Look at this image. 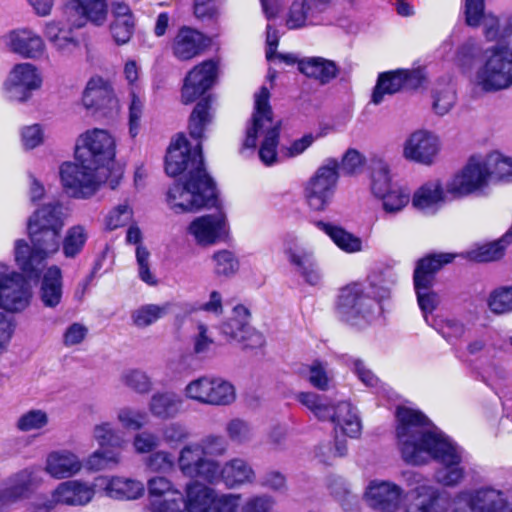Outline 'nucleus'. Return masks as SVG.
<instances>
[{
	"instance_id": "1",
	"label": "nucleus",
	"mask_w": 512,
	"mask_h": 512,
	"mask_svg": "<svg viewBox=\"0 0 512 512\" xmlns=\"http://www.w3.org/2000/svg\"><path fill=\"white\" fill-rule=\"evenodd\" d=\"M396 418L397 444L402 459L411 465L435 460L441 465L435 472L436 482L445 487L460 485L466 475L464 450L418 410L399 407Z\"/></svg>"
},
{
	"instance_id": "2",
	"label": "nucleus",
	"mask_w": 512,
	"mask_h": 512,
	"mask_svg": "<svg viewBox=\"0 0 512 512\" xmlns=\"http://www.w3.org/2000/svg\"><path fill=\"white\" fill-rule=\"evenodd\" d=\"M165 171L171 177L187 171L185 182L175 183L167 192L168 205L176 213L214 204L215 184L204 168L200 144L192 150L185 136L178 135L167 149Z\"/></svg>"
},
{
	"instance_id": "3",
	"label": "nucleus",
	"mask_w": 512,
	"mask_h": 512,
	"mask_svg": "<svg viewBox=\"0 0 512 512\" xmlns=\"http://www.w3.org/2000/svg\"><path fill=\"white\" fill-rule=\"evenodd\" d=\"M65 224L62 205L49 203L35 210L27 220L29 245L24 239L14 244L17 265L28 276H38L40 266L60 249V235Z\"/></svg>"
},
{
	"instance_id": "4",
	"label": "nucleus",
	"mask_w": 512,
	"mask_h": 512,
	"mask_svg": "<svg viewBox=\"0 0 512 512\" xmlns=\"http://www.w3.org/2000/svg\"><path fill=\"white\" fill-rule=\"evenodd\" d=\"M269 98L270 92L264 86L255 93L254 111L244 140V147L255 148L258 138H263L258 154L261 162L266 166H271L277 162V147L280 135V121L273 117Z\"/></svg>"
},
{
	"instance_id": "5",
	"label": "nucleus",
	"mask_w": 512,
	"mask_h": 512,
	"mask_svg": "<svg viewBox=\"0 0 512 512\" xmlns=\"http://www.w3.org/2000/svg\"><path fill=\"white\" fill-rule=\"evenodd\" d=\"M296 399L317 419L333 423L335 437L339 438V433L350 438H357L361 434V420L351 403L342 401L331 404L325 397L314 392H301Z\"/></svg>"
},
{
	"instance_id": "6",
	"label": "nucleus",
	"mask_w": 512,
	"mask_h": 512,
	"mask_svg": "<svg viewBox=\"0 0 512 512\" xmlns=\"http://www.w3.org/2000/svg\"><path fill=\"white\" fill-rule=\"evenodd\" d=\"M104 168L94 167L81 161L66 162L60 167V178L66 194L77 199L93 196L106 182L115 189L122 177L121 169L115 172V178L107 174Z\"/></svg>"
},
{
	"instance_id": "7",
	"label": "nucleus",
	"mask_w": 512,
	"mask_h": 512,
	"mask_svg": "<svg viewBox=\"0 0 512 512\" xmlns=\"http://www.w3.org/2000/svg\"><path fill=\"white\" fill-rule=\"evenodd\" d=\"M474 82L485 92L512 87V49L504 43L486 49L475 72Z\"/></svg>"
},
{
	"instance_id": "8",
	"label": "nucleus",
	"mask_w": 512,
	"mask_h": 512,
	"mask_svg": "<svg viewBox=\"0 0 512 512\" xmlns=\"http://www.w3.org/2000/svg\"><path fill=\"white\" fill-rule=\"evenodd\" d=\"M115 139L104 129H90L82 133L76 141L75 159L97 168H104L115 178L114 169Z\"/></svg>"
},
{
	"instance_id": "9",
	"label": "nucleus",
	"mask_w": 512,
	"mask_h": 512,
	"mask_svg": "<svg viewBox=\"0 0 512 512\" xmlns=\"http://www.w3.org/2000/svg\"><path fill=\"white\" fill-rule=\"evenodd\" d=\"M506 493L491 485L457 492L452 501V512H510Z\"/></svg>"
},
{
	"instance_id": "10",
	"label": "nucleus",
	"mask_w": 512,
	"mask_h": 512,
	"mask_svg": "<svg viewBox=\"0 0 512 512\" xmlns=\"http://www.w3.org/2000/svg\"><path fill=\"white\" fill-rule=\"evenodd\" d=\"M283 253L304 282L312 286L320 284L323 273L312 244L301 236L288 234L283 240Z\"/></svg>"
},
{
	"instance_id": "11",
	"label": "nucleus",
	"mask_w": 512,
	"mask_h": 512,
	"mask_svg": "<svg viewBox=\"0 0 512 512\" xmlns=\"http://www.w3.org/2000/svg\"><path fill=\"white\" fill-rule=\"evenodd\" d=\"M339 162L326 159L309 178L304 187V197L314 211H324L332 202L339 180Z\"/></svg>"
},
{
	"instance_id": "12",
	"label": "nucleus",
	"mask_w": 512,
	"mask_h": 512,
	"mask_svg": "<svg viewBox=\"0 0 512 512\" xmlns=\"http://www.w3.org/2000/svg\"><path fill=\"white\" fill-rule=\"evenodd\" d=\"M491 171L483 154L472 155L463 168L447 181V191L452 199H462L488 187Z\"/></svg>"
},
{
	"instance_id": "13",
	"label": "nucleus",
	"mask_w": 512,
	"mask_h": 512,
	"mask_svg": "<svg viewBox=\"0 0 512 512\" xmlns=\"http://www.w3.org/2000/svg\"><path fill=\"white\" fill-rule=\"evenodd\" d=\"M375 307V300L369 297L361 283H350L339 291L336 311L342 321L355 325L366 319Z\"/></svg>"
},
{
	"instance_id": "14",
	"label": "nucleus",
	"mask_w": 512,
	"mask_h": 512,
	"mask_svg": "<svg viewBox=\"0 0 512 512\" xmlns=\"http://www.w3.org/2000/svg\"><path fill=\"white\" fill-rule=\"evenodd\" d=\"M187 235L200 247H210L229 238L230 225L223 212L194 218L187 226Z\"/></svg>"
},
{
	"instance_id": "15",
	"label": "nucleus",
	"mask_w": 512,
	"mask_h": 512,
	"mask_svg": "<svg viewBox=\"0 0 512 512\" xmlns=\"http://www.w3.org/2000/svg\"><path fill=\"white\" fill-rule=\"evenodd\" d=\"M441 149L439 137L425 129H419L405 139L403 143V157L418 164L432 165Z\"/></svg>"
},
{
	"instance_id": "16",
	"label": "nucleus",
	"mask_w": 512,
	"mask_h": 512,
	"mask_svg": "<svg viewBox=\"0 0 512 512\" xmlns=\"http://www.w3.org/2000/svg\"><path fill=\"white\" fill-rule=\"evenodd\" d=\"M5 85L10 100L25 103L32 97L31 92L41 87L42 76L35 65L19 63L9 72Z\"/></svg>"
},
{
	"instance_id": "17",
	"label": "nucleus",
	"mask_w": 512,
	"mask_h": 512,
	"mask_svg": "<svg viewBox=\"0 0 512 512\" xmlns=\"http://www.w3.org/2000/svg\"><path fill=\"white\" fill-rule=\"evenodd\" d=\"M177 463L181 473L191 479H200L211 484L217 475V461L205 457L195 442L180 450Z\"/></svg>"
},
{
	"instance_id": "18",
	"label": "nucleus",
	"mask_w": 512,
	"mask_h": 512,
	"mask_svg": "<svg viewBox=\"0 0 512 512\" xmlns=\"http://www.w3.org/2000/svg\"><path fill=\"white\" fill-rule=\"evenodd\" d=\"M96 486H98L96 482L91 484L78 479L61 482L51 492L50 499L43 506L46 509H53L58 505L85 506L93 500Z\"/></svg>"
},
{
	"instance_id": "19",
	"label": "nucleus",
	"mask_w": 512,
	"mask_h": 512,
	"mask_svg": "<svg viewBox=\"0 0 512 512\" xmlns=\"http://www.w3.org/2000/svg\"><path fill=\"white\" fill-rule=\"evenodd\" d=\"M218 65L206 60L194 66L186 75L181 90V101L189 104L206 93L216 82Z\"/></svg>"
},
{
	"instance_id": "20",
	"label": "nucleus",
	"mask_w": 512,
	"mask_h": 512,
	"mask_svg": "<svg viewBox=\"0 0 512 512\" xmlns=\"http://www.w3.org/2000/svg\"><path fill=\"white\" fill-rule=\"evenodd\" d=\"M424 77L420 70H395L379 75L372 93L371 102L379 105L386 95H393L403 88H418Z\"/></svg>"
},
{
	"instance_id": "21",
	"label": "nucleus",
	"mask_w": 512,
	"mask_h": 512,
	"mask_svg": "<svg viewBox=\"0 0 512 512\" xmlns=\"http://www.w3.org/2000/svg\"><path fill=\"white\" fill-rule=\"evenodd\" d=\"M249 311L246 307L239 305L233 310V316L222 324L221 332L230 340L242 344L243 348H259L264 344V337L261 333L249 326Z\"/></svg>"
},
{
	"instance_id": "22",
	"label": "nucleus",
	"mask_w": 512,
	"mask_h": 512,
	"mask_svg": "<svg viewBox=\"0 0 512 512\" xmlns=\"http://www.w3.org/2000/svg\"><path fill=\"white\" fill-rule=\"evenodd\" d=\"M216 474L212 484L222 482L228 489L253 484L256 480V472L252 464L241 457L231 458L223 464L217 461Z\"/></svg>"
},
{
	"instance_id": "23",
	"label": "nucleus",
	"mask_w": 512,
	"mask_h": 512,
	"mask_svg": "<svg viewBox=\"0 0 512 512\" xmlns=\"http://www.w3.org/2000/svg\"><path fill=\"white\" fill-rule=\"evenodd\" d=\"M403 489L389 481H372L365 492L369 507L378 512H397L403 499Z\"/></svg>"
},
{
	"instance_id": "24",
	"label": "nucleus",
	"mask_w": 512,
	"mask_h": 512,
	"mask_svg": "<svg viewBox=\"0 0 512 512\" xmlns=\"http://www.w3.org/2000/svg\"><path fill=\"white\" fill-rule=\"evenodd\" d=\"M448 200H453L440 179H431L419 186L411 197L412 206L418 211L432 215Z\"/></svg>"
},
{
	"instance_id": "25",
	"label": "nucleus",
	"mask_w": 512,
	"mask_h": 512,
	"mask_svg": "<svg viewBox=\"0 0 512 512\" xmlns=\"http://www.w3.org/2000/svg\"><path fill=\"white\" fill-rule=\"evenodd\" d=\"M401 512H447L445 501H441L440 490L430 484L418 485L408 492Z\"/></svg>"
},
{
	"instance_id": "26",
	"label": "nucleus",
	"mask_w": 512,
	"mask_h": 512,
	"mask_svg": "<svg viewBox=\"0 0 512 512\" xmlns=\"http://www.w3.org/2000/svg\"><path fill=\"white\" fill-rule=\"evenodd\" d=\"M84 467L80 457L69 449L50 451L44 461V471L53 479H71Z\"/></svg>"
},
{
	"instance_id": "27",
	"label": "nucleus",
	"mask_w": 512,
	"mask_h": 512,
	"mask_svg": "<svg viewBox=\"0 0 512 512\" xmlns=\"http://www.w3.org/2000/svg\"><path fill=\"white\" fill-rule=\"evenodd\" d=\"M109 498L121 501L137 500L144 495L145 485L142 481L124 476H99L95 478Z\"/></svg>"
},
{
	"instance_id": "28",
	"label": "nucleus",
	"mask_w": 512,
	"mask_h": 512,
	"mask_svg": "<svg viewBox=\"0 0 512 512\" xmlns=\"http://www.w3.org/2000/svg\"><path fill=\"white\" fill-rule=\"evenodd\" d=\"M6 47L13 53L26 59H39L46 50L42 37L35 31L22 28L10 31L6 35Z\"/></svg>"
},
{
	"instance_id": "29",
	"label": "nucleus",
	"mask_w": 512,
	"mask_h": 512,
	"mask_svg": "<svg viewBox=\"0 0 512 512\" xmlns=\"http://www.w3.org/2000/svg\"><path fill=\"white\" fill-rule=\"evenodd\" d=\"M43 483L41 472L29 467L10 477L2 491V501L16 502L29 497Z\"/></svg>"
},
{
	"instance_id": "30",
	"label": "nucleus",
	"mask_w": 512,
	"mask_h": 512,
	"mask_svg": "<svg viewBox=\"0 0 512 512\" xmlns=\"http://www.w3.org/2000/svg\"><path fill=\"white\" fill-rule=\"evenodd\" d=\"M30 297V285L22 275H2V309L10 312L22 311L28 306Z\"/></svg>"
},
{
	"instance_id": "31",
	"label": "nucleus",
	"mask_w": 512,
	"mask_h": 512,
	"mask_svg": "<svg viewBox=\"0 0 512 512\" xmlns=\"http://www.w3.org/2000/svg\"><path fill=\"white\" fill-rule=\"evenodd\" d=\"M83 26L84 21L66 24L59 20H52L45 23L43 33L56 51L61 54H69L79 46L75 29H80Z\"/></svg>"
},
{
	"instance_id": "32",
	"label": "nucleus",
	"mask_w": 512,
	"mask_h": 512,
	"mask_svg": "<svg viewBox=\"0 0 512 512\" xmlns=\"http://www.w3.org/2000/svg\"><path fill=\"white\" fill-rule=\"evenodd\" d=\"M501 350L502 344L497 335L490 330L482 329L468 336L461 357L464 360L489 358Z\"/></svg>"
},
{
	"instance_id": "33",
	"label": "nucleus",
	"mask_w": 512,
	"mask_h": 512,
	"mask_svg": "<svg viewBox=\"0 0 512 512\" xmlns=\"http://www.w3.org/2000/svg\"><path fill=\"white\" fill-rule=\"evenodd\" d=\"M111 83L100 76H94L87 82L82 94L83 107L92 112L110 108L115 103Z\"/></svg>"
},
{
	"instance_id": "34",
	"label": "nucleus",
	"mask_w": 512,
	"mask_h": 512,
	"mask_svg": "<svg viewBox=\"0 0 512 512\" xmlns=\"http://www.w3.org/2000/svg\"><path fill=\"white\" fill-rule=\"evenodd\" d=\"M206 46L205 37L190 27H181L171 44L173 55L180 61H188L200 55Z\"/></svg>"
},
{
	"instance_id": "35",
	"label": "nucleus",
	"mask_w": 512,
	"mask_h": 512,
	"mask_svg": "<svg viewBox=\"0 0 512 512\" xmlns=\"http://www.w3.org/2000/svg\"><path fill=\"white\" fill-rule=\"evenodd\" d=\"M135 26V17L130 7L123 2L113 3L109 31L114 43L118 46L128 44L134 34Z\"/></svg>"
},
{
	"instance_id": "36",
	"label": "nucleus",
	"mask_w": 512,
	"mask_h": 512,
	"mask_svg": "<svg viewBox=\"0 0 512 512\" xmlns=\"http://www.w3.org/2000/svg\"><path fill=\"white\" fill-rule=\"evenodd\" d=\"M148 493L151 497L173 496L171 501H163L153 505V512H184L183 495L177 490L172 482L163 476H155L147 482Z\"/></svg>"
},
{
	"instance_id": "37",
	"label": "nucleus",
	"mask_w": 512,
	"mask_h": 512,
	"mask_svg": "<svg viewBox=\"0 0 512 512\" xmlns=\"http://www.w3.org/2000/svg\"><path fill=\"white\" fill-rule=\"evenodd\" d=\"M38 296L46 308L58 307L63 298V275L57 265L47 267L41 278Z\"/></svg>"
},
{
	"instance_id": "38",
	"label": "nucleus",
	"mask_w": 512,
	"mask_h": 512,
	"mask_svg": "<svg viewBox=\"0 0 512 512\" xmlns=\"http://www.w3.org/2000/svg\"><path fill=\"white\" fill-rule=\"evenodd\" d=\"M215 491L197 481L186 486V498L183 497L184 512H205L211 510L215 500Z\"/></svg>"
},
{
	"instance_id": "39",
	"label": "nucleus",
	"mask_w": 512,
	"mask_h": 512,
	"mask_svg": "<svg viewBox=\"0 0 512 512\" xmlns=\"http://www.w3.org/2000/svg\"><path fill=\"white\" fill-rule=\"evenodd\" d=\"M315 225L327 234L340 250L349 254L363 251L362 239L344 228L324 221H317Z\"/></svg>"
},
{
	"instance_id": "40",
	"label": "nucleus",
	"mask_w": 512,
	"mask_h": 512,
	"mask_svg": "<svg viewBox=\"0 0 512 512\" xmlns=\"http://www.w3.org/2000/svg\"><path fill=\"white\" fill-rule=\"evenodd\" d=\"M321 14L312 0H294L289 8L286 25L289 29H298L306 25L316 24Z\"/></svg>"
},
{
	"instance_id": "41",
	"label": "nucleus",
	"mask_w": 512,
	"mask_h": 512,
	"mask_svg": "<svg viewBox=\"0 0 512 512\" xmlns=\"http://www.w3.org/2000/svg\"><path fill=\"white\" fill-rule=\"evenodd\" d=\"M298 68L301 73L318 80L321 84L329 83L338 74L336 64L321 57L302 59L298 62Z\"/></svg>"
},
{
	"instance_id": "42",
	"label": "nucleus",
	"mask_w": 512,
	"mask_h": 512,
	"mask_svg": "<svg viewBox=\"0 0 512 512\" xmlns=\"http://www.w3.org/2000/svg\"><path fill=\"white\" fill-rule=\"evenodd\" d=\"M455 254L439 253L431 254L417 262L414 270V283H434V275L446 264L451 263Z\"/></svg>"
},
{
	"instance_id": "43",
	"label": "nucleus",
	"mask_w": 512,
	"mask_h": 512,
	"mask_svg": "<svg viewBox=\"0 0 512 512\" xmlns=\"http://www.w3.org/2000/svg\"><path fill=\"white\" fill-rule=\"evenodd\" d=\"M183 401L182 398L172 391L157 392L152 395L149 401V411L160 419H170L179 414Z\"/></svg>"
},
{
	"instance_id": "44",
	"label": "nucleus",
	"mask_w": 512,
	"mask_h": 512,
	"mask_svg": "<svg viewBox=\"0 0 512 512\" xmlns=\"http://www.w3.org/2000/svg\"><path fill=\"white\" fill-rule=\"evenodd\" d=\"M236 400V388L228 380L210 376L207 406H229Z\"/></svg>"
},
{
	"instance_id": "45",
	"label": "nucleus",
	"mask_w": 512,
	"mask_h": 512,
	"mask_svg": "<svg viewBox=\"0 0 512 512\" xmlns=\"http://www.w3.org/2000/svg\"><path fill=\"white\" fill-rule=\"evenodd\" d=\"M73 8L81 16L77 21H89L96 26H102L107 19V0H74Z\"/></svg>"
},
{
	"instance_id": "46",
	"label": "nucleus",
	"mask_w": 512,
	"mask_h": 512,
	"mask_svg": "<svg viewBox=\"0 0 512 512\" xmlns=\"http://www.w3.org/2000/svg\"><path fill=\"white\" fill-rule=\"evenodd\" d=\"M171 304H144L136 308L131 313V320L137 328H146L158 320L164 318L170 311Z\"/></svg>"
},
{
	"instance_id": "47",
	"label": "nucleus",
	"mask_w": 512,
	"mask_h": 512,
	"mask_svg": "<svg viewBox=\"0 0 512 512\" xmlns=\"http://www.w3.org/2000/svg\"><path fill=\"white\" fill-rule=\"evenodd\" d=\"M396 185V183L392 182L389 165L383 160H374L371 164L370 181V189L373 196L377 199Z\"/></svg>"
},
{
	"instance_id": "48",
	"label": "nucleus",
	"mask_w": 512,
	"mask_h": 512,
	"mask_svg": "<svg viewBox=\"0 0 512 512\" xmlns=\"http://www.w3.org/2000/svg\"><path fill=\"white\" fill-rule=\"evenodd\" d=\"M88 239V231L83 225H74L67 229L62 241V252L66 258L73 259L83 250Z\"/></svg>"
},
{
	"instance_id": "49",
	"label": "nucleus",
	"mask_w": 512,
	"mask_h": 512,
	"mask_svg": "<svg viewBox=\"0 0 512 512\" xmlns=\"http://www.w3.org/2000/svg\"><path fill=\"white\" fill-rule=\"evenodd\" d=\"M122 461L119 451L105 450L100 447L91 453L83 463L88 471L98 472L118 466Z\"/></svg>"
},
{
	"instance_id": "50",
	"label": "nucleus",
	"mask_w": 512,
	"mask_h": 512,
	"mask_svg": "<svg viewBox=\"0 0 512 512\" xmlns=\"http://www.w3.org/2000/svg\"><path fill=\"white\" fill-rule=\"evenodd\" d=\"M212 120L211 104L208 98L197 103L189 119V132L191 137L200 139L205 127Z\"/></svg>"
},
{
	"instance_id": "51",
	"label": "nucleus",
	"mask_w": 512,
	"mask_h": 512,
	"mask_svg": "<svg viewBox=\"0 0 512 512\" xmlns=\"http://www.w3.org/2000/svg\"><path fill=\"white\" fill-rule=\"evenodd\" d=\"M121 384L137 394H148L153 389L150 376L140 369L124 370L119 378Z\"/></svg>"
},
{
	"instance_id": "52",
	"label": "nucleus",
	"mask_w": 512,
	"mask_h": 512,
	"mask_svg": "<svg viewBox=\"0 0 512 512\" xmlns=\"http://www.w3.org/2000/svg\"><path fill=\"white\" fill-rule=\"evenodd\" d=\"M381 202L382 209L387 214H397L401 212L411 201L409 191L399 186H394L389 192L377 198Z\"/></svg>"
},
{
	"instance_id": "53",
	"label": "nucleus",
	"mask_w": 512,
	"mask_h": 512,
	"mask_svg": "<svg viewBox=\"0 0 512 512\" xmlns=\"http://www.w3.org/2000/svg\"><path fill=\"white\" fill-rule=\"evenodd\" d=\"M503 239L474 247L466 252V257L476 262L496 261L503 257L508 242Z\"/></svg>"
},
{
	"instance_id": "54",
	"label": "nucleus",
	"mask_w": 512,
	"mask_h": 512,
	"mask_svg": "<svg viewBox=\"0 0 512 512\" xmlns=\"http://www.w3.org/2000/svg\"><path fill=\"white\" fill-rule=\"evenodd\" d=\"M488 170L491 171V177L495 176L499 180L510 181L512 179V157L499 151H491L483 154Z\"/></svg>"
},
{
	"instance_id": "55",
	"label": "nucleus",
	"mask_w": 512,
	"mask_h": 512,
	"mask_svg": "<svg viewBox=\"0 0 512 512\" xmlns=\"http://www.w3.org/2000/svg\"><path fill=\"white\" fill-rule=\"evenodd\" d=\"M432 286L433 284L431 283H414L419 308L423 313L426 323L429 325L432 323L429 320V314H431L440 304V297L431 289Z\"/></svg>"
},
{
	"instance_id": "56",
	"label": "nucleus",
	"mask_w": 512,
	"mask_h": 512,
	"mask_svg": "<svg viewBox=\"0 0 512 512\" xmlns=\"http://www.w3.org/2000/svg\"><path fill=\"white\" fill-rule=\"evenodd\" d=\"M92 436L101 448L113 447L122 449L125 445V440L110 422L96 424L93 428Z\"/></svg>"
},
{
	"instance_id": "57",
	"label": "nucleus",
	"mask_w": 512,
	"mask_h": 512,
	"mask_svg": "<svg viewBox=\"0 0 512 512\" xmlns=\"http://www.w3.org/2000/svg\"><path fill=\"white\" fill-rule=\"evenodd\" d=\"M487 305L494 314L512 312V284L492 290L487 298Z\"/></svg>"
},
{
	"instance_id": "58",
	"label": "nucleus",
	"mask_w": 512,
	"mask_h": 512,
	"mask_svg": "<svg viewBox=\"0 0 512 512\" xmlns=\"http://www.w3.org/2000/svg\"><path fill=\"white\" fill-rule=\"evenodd\" d=\"M210 375L199 376L189 381L183 388V396L186 400L207 406Z\"/></svg>"
},
{
	"instance_id": "59",
	"label": "nucleus",
	"mask_w": 512,
	"mask_h": 512,
	"mask_svg": "<svg viewBox=\"0 0 512 512\" xmlns=\"http://www.w3.org/2000/svg\"><path fill=\"white\" fill-rule=\"evenodd\" d=\"M481 24L484 36L488 41L497 40L498 43H502V41L512 36V23L501 26L499 19L491 13H487L481 20Z\"/></svg>"
},
{
	"instance_id": "60",
	"label": "nucleus",
	"mask_w": 512,
	"mask_h": 512,
	"mask_svg": "<svg viewBox=\"0 0 512 512\" xmlns=\"http://www.w3.org/2000/svg\"><path fill=\"white\" fill-rule=\"evenodd\" d=\"M227 437L236 444H247L254 439L252 425L241 418H233L227 422L225 427Z\"/></svg>"
},
{
	"instance_id": "61",
	"label": "nucleus",
	"mask_w": 512,
	"mask_h": 512,
	"mask_svg": "<svg viewBox=\"0 0 512 512\" xmlns=\"http://www.w3.org/2000/svg\"><path fill=\"white\" fill-rule=\"evenodd\" d=\"M214 262V273L217 276L231 277L235 275L240 267L236 255L229 250L223 249L212 255Z\"/></svg>"
},
{
	"instance_id": "62",
	"label": "nucleus",
	"mask_w": 512,
	"mask_h": 512,
	"mask_svg": "<svg viewBox=\"0 0 512 512\" xmlns=\"http://www.w3.org/2000/svg\"><path fill=\"white\" fill-rule=\"evenodd\" d=\"M346 454V441L338 437H335L333 445L330 442H326L319 444L315 448V457L326 465H331L336 458L344 457Z\"/></svg>"
},
{
	"instance_id": "63",
	"label": "nucleus",
	"mask_w": 512,
	"mask_h": 512,
	"mask_svg": "<svg viewBox=\"0 0 512 512\" xmlns=\"http://www.w3.org/2000/svg\"><path fill=\"white\" fill-rule=\"evenodd\" d=\"M306 378L313 387L325 391L329 388L332 373L328 369L327 363L315 360L308 365Z\"/></svg>"
},
{
	"instance_id": "64",
	"label": "nucleus",
	"mask_w": 512,
	"mask_h": 512,
	"mask_svg": "<svg viewBox=\"0 0 512 512\" xmlns=\"http://www.w3.org/2000/svg\"><path fill=\"white\" fill-rule=\"evenodd\" d=\"M49 423V416L42 409H31L17 420V428L23 432L41 430Z\"/></svg>"
}]
</instances>
